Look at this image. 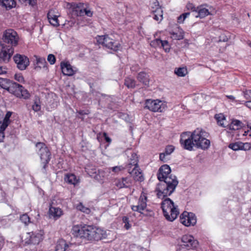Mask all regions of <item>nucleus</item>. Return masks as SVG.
<instances>
[{"mask_svg":"<svg viewBox=\"0 0 251 251\" xmlns=\"http://www.w3.org/2000/svg\"><path fill=\"white\" fill-rule=\"evenodd\" d=\"M179 221L186 226H194L197 223V218L194 213L184 211L180 216Z\"/></svg>","mask_w":251,"mask_h":251,"instance_id":"4468645a","label":"nucleus"},{"mask_svg":"<svg viewBox=\"0 0 251 251\" xmlns=\"http://www.w3.org/2000/svg\"><path fill=\"white\" fill-rule=\"evenodd\" d=\"M181 242L183 246L186 247L187 250L195 249L199 242L193 236L190 235H184L181 238Z\"/></svg>","mask_w":251,"mask_h":251,"instance_id":"2eb2a0df","label":"nucleus"},{"mask_svg":"<svg viewBox=\"0 0 251 251\" xmlns=\"http://www.w3.org/2000/svg\"><path fill=\"white\" fill-rule=\"evenodd\" d=\"M243 147H242L241 150H249L251 149V144L250 143H242Z\"/></svg>","mask_w":251,"mask_h":251,"instance_id":"8fccbe9b","label":"nucleus"},{"mask_svg":"<svg viewBox=\"0 0 251 251\" xmlns=\"http://www.w3.org/2000/svg\"><path fill=\"white\" fill-rule=\"evenodd\" d=\"M12 114V112L7 111L2 121L0 120V125L2 126V129H5L10 123V118Z\"/></svg>","mask_w":251,"mask_h":251,"instance_id":"b1692460","label":"nucleus"},{"mask_svg":"<svg viewBox=\"0 0 251 251\" xmlns=\"http://www.w3.org/2000/svg\"><path fill=\"white\" fill-rule=\"evenodd\" d=\"M244 97L248 100H251V90L245 89L243 91Z\"/></svg>","mask_w":251,"mask_h":251,"instance_id":"c03bdc74","label":"nucleus"},{"mask_svg":"<svg viewBox=\"0 0 251 251\" xmlns=\"http://www.w3.org/2000/svg\"><path fill=\"white\" fill-rule=\"evenodd\" d=\"M27 237L25 239V244L37 245L41 242L44 238V232L42 231L38 232H29L27 233Z\"/></svg>","mask_w":251,"mask_h":251,"instance_id":"f8f14e48","label":"nucleus"},{"mask_svg":"<svg viewBox=\"0 0 251 251\" xmlns=\"http://www.w3.org/2000/svg\"><path fill=\"white\" fill-rule=\"evenodd\" d=\"M72 245V244H68L65 240L60 239L57 242L55 251H67L69 247Z\"/></svg>","mask_w":251,"mask_h":251,"instance_id":"aec40b11","label":"nucleus"},{"mask_svg":"<svg viewBox=\"0 0 251 251\" xmlns=\"http://www.w3.org/2000/svg\"><path fill=\"white\" fill-rule=\"evenodd\" d=\"M215 119L217 120L218 122H220L221 121L225 119V117L222 114H216L215 116Z\"/></svg>","mask_w":251,"mask_h":251,"instance_id":"864d4df0","label":"nucleus"},{"mask_svg":"<svg viewBox=\"0 0 251 251\" xmlns=\"http://www.w3.org/2000/svg\"><path fill=\"white\" fill-rule=\"evenodd\" d=\"M20 219L21 221L25 225H27L31 222L30 218L26 213L20 216Z\"/></svg>","mask_w":251,"mask_h":251,"instance_id":"f704fd0d","label":"nucleus"},{"mask_svg":"<svg viewBox=\"0 0 251 251\" xmlns=\"http://www.w3.org/2000/svg\"><path fill=\"white\" fill-rule=\"evenodd\" d=\"M21 2L28 3L29 5L33 6L37 3V0H19Z\"/></svg>","mask_w":251,"mask_h":251,"instance_id":"49530a36","label":"nucleus"},{"mask_svg":"<svg viewBox=\"0 0 251 251\" xmlns=\"http://www.w3.org/2000/svg\"><path fill=\"white\" fill-rule=\"evenodd\" d=\"M167 155L165 152L160 153L159 154V159L163 161V162H165V156Z\"/></svg>","mask_w":251,"mask_h":251,"instance_id":"680f3d73","label":"nucleus"},{"mask_svg":"<svg viewBox=\"0 0 251 251\" xmlns=\"http://www.w3.org/2000/svg\"><path fill=\"white\" fill-rule=\"evenodd\" d=\"M226 97L228 99H229V100H231L232 101H234L235 100V97L233 96H232V95H226Z\"/></svg>","mask_w":251,"mask_h":251,"instance_id":"69168bd1","label":"nucleus"},{"mask_svg":"<svg viewBox=\"0 0 251 251\" xmlns=\"http://www.w3.org/2000/svg\"><path fill=\"white\" fill-rule=\"evenodd\" d=\"M139 69V66L138 64H135L134 65H133L130 68V70L132 72H137Z\"/></svg>","mask_w":251,"mask_h":251,"instance_id":"052dcab7","label":"nucleus"},{"mask_svg":"<svg viewBox=\"0 0 251 251\" xmlns=\"http://www.w3.org/2000/svg\"><path fill=\"white\" fill-rule=\"evenodd\" d=\"M129 149H126V151ZM131 157L129 161L126 164V169L129 174L130 177H132L135 181L142 182L144 180L142 171L138 165V157L136 153L129 150Z\"/></svg>","mask_w":251,"mask_h":251,"instance_id":"39448f33","label":"nucleus"},{"mask_svg":"<svg viewBox=\"0 0 251 251\" xmlns=\"http://www.w3.org/2000/svg\"><path fill=\"white\" fill-rule=\"evenodd\" d=\"M65 182L70 184L76 185L78 183L76 176L74 174H67L64 177Z\"/></svg>","mask_w":251,"mask_h":251,"instance_id":"393cba45","label":"nucleus"},{"mask_svg":"<svg viewBox=\"0 0 251 251\" xmlns=\"http://www.w3.org/2000/svg\"><path fill=\"white\" fill-rule=\"evenodd\" d=\"M77 207L78 210L84 212H85L86 210H88V209L84 206L81 203H80Z\"/></svg>","mask_w":251,"mask_h":251,"instance_id":"6e6d98bb","label":"nucleus"},{"mask_svg":"<svg viewBox=\"0 0 251 251\" xmlns=\"http://www.w3.org/2000/svg\"><path fill=\"white\" fill-rule=\"evenodd\" d=\"M122 179L123 181L122 182L121 181H119L118 183H116V185L117 187L119 188H123L125 187V184L124 183V181H126V178L123 177Z\"/></svg>","mask_w":251,"mask_h":251,"instance_id":"bf43d9fd","label":"nucleus"},{"mask_svg":"<svg viewBox=\"0 0 251 251\" xmlns=\"http://www.w3.org/2000/svg\"><path fill=\"white\" fill-rule=\"evenodd\" d=\"M14 78L20 83H24L25 79L22 74H16L14 75Z\"/></svg>","mask_w":251,"mask_h":251,"instance_id":"37998d69","label":"nucleus"},{"mask_svg":"<svg viewBox=\"0 0 251 251\" xmlns=\"http://www.w3.org/2000/svg\"><path fill=\"white\" fill-rule=\"evenodd\" d=\"M190 14V12H186L181 14L177 17V22L178 23H183L185 19Z\"/></svg>","mask_w":251,"mask_h":251,"instance_id":"58836bf2","label":"nucleus"},{"mask_svg":"<svg viewBox=\"0 0 251 251\" xmlns=\"http://www.w3.org/2000/svg\"><path fill=\"white\" fill-rule=\"evenodd\" d=\"M0 3L7 9H11L16 5L15 0H0Z\"/></svg>","mask_w":251,"mask_h":251,"instance_id":"a878e982","label":"nucleus"},{"mask_svg":"<svg viewBox=\"0 0 251 251\" xmlns=\"http://www.w3.org/2000/svg\"><path fill=\"white\" fill-rule=\"evenodd\" d=\"M85 171L90 176H93L94 175L96 174L97 169L95 166L91 165H87L85 168Z\"/></svg>","mask_w":251,"mask_h":251,"instance_id":"7c9ffc66","label":"nucleus"},{"mask_svg":"<svg viewBox=\"0 0 251 251\" xmlns=\"http://www.w3.org/2000/svg\"><path fill=\"white\" fill-rule=\"evenodd\" d=\"M242 147V143L240 142L230 143L228 145V148L233 151L241 150Z\"/></svg>","mask_w":251,"mask_h":251,"instance_id":"2f4dec72","label":"nucleus"},{"mask_svg":"<svg viewBox=\"0 0 251 251\" xmlns=\"http://www.w3.org/2000/svg\"><path fill=\"white\" fill-rule=\"evenodd\" d=\"M72 232L76 237L84 238L89 241H99L106 237L105 230L92 226L84 225L80 226L78 225L73 227Z\"/></svg>","mask_w":251,"mask_h":251,"instance_id":"7ed1b4c3","label":"nucleus"},{"mask_svg":"<svg viewBox=\"0 0 251 251\" xmlns=\"http://www.w3.org/2000/svg\"><path fill=\"white\" fill-rule=\"evenodd\" d=\"M187 250L186 247L181 244L177 247L176 251H186Z\"/></svg>","mask_w":251,"mask_h":251,"instance_id":"13d9d810","label":"nucleus"},{"mask_svg":"<svg viewBox=\"0 0 251 251\" xmlns=\"http://www.w3.org/2000/svg\"><path fill=\"white\" fill-rule=\"evenodd\" d=\"M167 197L164 198L163 196L161 197L160 198L164 199L161 202V207L166 219L168 221L173 222L177 218L179 212L175 206L173 201Z\"/></svg>","mask_w":251,"mask_h":251,"instance_id":"423d86ee","label":"nucleus"},{"mask_svg":"<svg viewBox=\"0 0 251 251\" xmlns=\"http://www.w3.org/2000/svg\"><path fill=\"white\" fill-rule=\"evenodd\" d=\"M145 107L154 112H162L167 108V104L162 100H147L145 103Z\"/></svg>","mask_w":251,"mask_h":251,"instance_id":"9b49d317","label":"nucleus"},{"mask_svg":"<svg viewBox=\"0 0 251 251\" xmlns=\"http://www.w3.org/2000/svg\"><path fill=\"white\" fill-rule=\"evenodd\" d=\"M85 5V4L82 2L79 3H73L71 4V8L72 9L73 14L75 15V13H78L79 10H80ZM86 5V4H85Z\"/></svg>","mask_w":251,"mask_h":251,"instance_id":"c756f323","label":"nucleus"},{"mask_svg":"<svg viewBox=\"0 0 251 251\" xmlns=\"http://www.w3.org/2000/svg\"><path fill=\"white\" fill-rule=\"evenodd\" d=\"M227 34H228L227 32L222 33L219 37L218 42H227L228 40Z\"/></svg>","mask_w":251,"mask_h":251,"instance_id":"a19ab883","label":"nucleus"},{"mask_svg":"<svg viewBox=\"0 0 251 251\" xmlns=\"http://www.w3.org/2000/svg\"><path fill=\"white\" fill-rule=\"evenodd\" d=\"M36 58V64L37 66L34 67V69L36 71H39L42 68H47V62L44 57H40L37 56H35Z\"/></svg>","mask_w":251,"mask_h":251,"instance_id":"4be33fe9","label":"nucleus"},{"mask_svg":"<svg viewBox=\"0 0 251 251\" xmlns=\"http://www.w3.org/2000/svg\"><path fill=\"white\" fill-rule=\"evenodd\" d=\"M175 74L178 76H184L187 73V69L185 68H178L175 70Z\"/></svg>","mask_w":251,"mask_h":251,"instance_id":"473e14b6","label":"nucleus"},{"mask_svg":"<svg viewBox=\"0 0 251 251\" xmlns=\"http://www.w3.org/2000/svg\"><path fill=\"white\" fill-rule=\"evenodd\" d=\"M77 113L80 115V116H77L78 118L81 119L82 121L84 120V118L82 117L81 116L84 115H88L89 114V112L88 111L84 110H80L78 111H77Z\"/></svg>","mask_w":251,"mask_h":251,"instance_id":"de8ad7c7","label":"nucleus"},{"mask_svg":"<svg viewBox=\"0 0 251 251\" xmlns=\"http://www.w3.org/2000/svg\"><path fill=\"white\" fill-rule=\"evenodd\" d=\"M111 36L112 35H98L95 38V41L96 44L99 45H101L103 47L109 49L111 50V52L112 51H116L120 50L121 45L118 41L112 39Z\"/></svg>","mask_w":251,"mask_h":251,"instance_id":"1a4fd4ad","label":"nucleus"},{"mask_svg":"<svg viewBox=\"0 0 251 251\" xmlns=\"http://www.w3.org/2000/svg\"><path fill=\"white\" fill-rule=\"evenodd\" d=\"M13 58L17 68L21 71L26 70L30 64L29 58L25 55L17 53Z\"/></svg>","mask_w":251,"mask_h":251,"instance_id":"ddd939ff","label":"nucleus"},{"mask_svg":"<svg viewBox=\"0 0 251 251\" xmlns=\"http://www.w3.org/2000/svg\"><path fill=\"white\" fill-rule=\"evenodd\" d=\"M0 85L18 98L28 99L30 94L22 85L7 78L0 77Z\"/></svg>","mask_w":251,"mask_h":251,"instance_id":"20e7f679","label":"nucleus"},{"mask_svg":"<svg viewBox=\"0 0 251 251\" xmlns=\"http://www.w3.org/2000/svg\"><path fill=\"white\" fill-rule=\"evenodd\" d=\"M47 60L51 65H53L56 62V57L54 55L50 54L48 56Z\"/></svg>","mask_w":251,"mask_h":251,"instance_id":"a18cd8bd","label":"nucleus"},{"mask_svg":"<svg viewBox=\"0 0 251 251\" xmlns=\"http://www.w3.org/2000/svg\"><path fill=\"white\" fill-rule=\"evenodd\" d=\"M86 7L85 5L80 9V10H79V11L78 13H75V16H84V11L85 10Z\"/></svg>","mask_w":251,"mask_h":251,"instance_id":"603ef678","label":"nucleus"},{"mask_svg":"<svg viewBox=\"0 0 251 251\" xmlns=\"http://www.w3.org/2000/svg\"><path fill=\"white\" fill-rule=\"evenodd\" d=\"M5 129H2V126L0 125V142L3 141L4 138V131Z\"/></svg>","mask_w":251,"mask_h":251,"instance_id":"3c124183","label":"nucleus"},{"mask_svg":"<svg viewBox=\"0 0 251 251\" xmlns=\"http://www.w3.org/2000/svg\"><path fill=\"white\" fill-rule=\"evenodd\" d=\"M63 214L62 210L59 207H55L50 205L49 210V215L50 218L54 220L58 219Z\"/></svg>","mask_w":251,"mask_h":251,"instance_id":"6ab92c4d","label":"nucleus"},{"mask_svg":"<svg viewBox=\"0 0 251 251\" xmlns=\"http://www.w3.org/2000/svg\"><path fill=\"white\" fill-rule=\"evenodd\" d=\"M7 68L5 66H0V75L6 74Z\"/></svg>","mask_w":251,"mask_h":251,"instance_id":"4d7b16f0","label":"nucleus"},{"mask_svg":"<svg viewBox=\"0 0 251 251\" xmlns=\"http://www.w3.org/2000/svg\"><path fill=\"white\" fill-rule=\"evenodd\" d=\"M62 72L65 75L72 76L75 72L69 62H62L60 64Z\"/></svg>","mask_w":251,"mask_h":251,"instance_id":"a211bd4d","label":"nucleus"},{"mask_svg":"<svg viewBox=\"0 0 251 251\" xmlns=\"http://www.w3.org/2000/svg\"><path fill=\"white\" fill-rule=\"evenodd\" d=\"M32 108L35 112H38L41 110V106L40 105V100L39 99H36L34 100V104L32 106Z\"/></svg>","mask_w":251,"mask_h":251,"instance_id":"72a5a7b5","label":"nucleus"},{"mask_svg":"<svg viewBox=\"0 0 251 251\" xmlns=\"http://www.w3.org/2000/svg\"><path fill=\"white\" fill-rule=\"evenodd\" d=\"M136 85V81L135 80L126 78V87L129 88H133L135 87Z\"/></svg>","mask_w":251,"mask_h":251,"instance_id":"e433bc0d","label":"nucleus"},{"mask_svg":"<svg viewBox=\"0 0 251 251\" xmlns=\"http://www.w3.org/2000/svg\"><path fill=\"white\" fill-rule=\"evenodd\" d=\"M14 52V50L13 48H8L5 46H1V50L0 51V62H9Z\"/></svg>","mask_w":251,"mask_h":251,"instance_id":"f3484780","label":"nucleus"},{"mask_svg":"<svg viewBox=\"0 0 251 251\" xmlns=\"http://www.w3.org/2000/svg\"><path fill=\"white\" fill-rule=\"evenodd\" d=\"M161 47L163 48L165 52H167L170 51V46L169 42L167 40H162Z\"/></svg>","mask_w":251,"mask_h":251,"instance_id":"4c0bfd02","label":"nucleus"},{"mask_svg":"<svg viewBox=\"0 0 251 251\" xmlns=\"http://www.w3.org/2000/svg\"><path fill=\"white\" fill-rule=\"evenodd\" d=\"M126 192H128V190H129V193L130 194H132V193L133 192L134 189H132L131 190V188L129 187L128 186L126 185Z\"/></svg>","mask_w":251,"mask_h":251,"instance_id":"338daca9","label":"nucleus"},{"mask_svg":"<svg viewBox=\"0 0 251 251\" xmlns=\"http://www.w3.org/2000/svg\"><path fill=\"white\" fill-rule=\"evenodd\" d=\"M177 28L178 29V33L172 31L170 32V34L174 39L176 40H181L184 38V32L179 26L177 27Z\"/></svg>","mask_w":251,"mask_h":251,"instance_id":"c85d7f7f","label":"nucleus"},{"mask_svg":"<svg viewBox=\"0 0 251 251\" xmlns=\"http://www.w3.org/2000/svg\"><path fill=\"white\" fill-rule=\"evenodd\" d=\"M145 189L143 188V191L138 200V205H132L131 209L134 211L140 213L145 216H152L154 215L153 211L147 208V193L145 192Z\"/></svg>","mask_w":251,"mask_h":251,"instance_id":"6e6552de","label":"nucleus"},{"mask_svg":"<svg viewBox=\"0 0 251 251\" xmlns=\"http://www.w3.org/2000/svg\"><path fill=\"white\" fill-rule=\"evenodd\" d=\"M47 17L50 23L53 26L57 27L60 25L56 15H51L50 13H48Z\"/></svg>","mask_w":251,"mask_h":251,"instance_id":"bb28decb","label":"nucleus"},{"mask_svg":"<svg viewBox=\"0 0 251 251\" xmlns=\"http://www.w3.org/2000/svg\"><path fill=\"white\" fill-rule=\"evenodd\" d=\"M125 168L122 166H115L111 168L112 171L115 173H118L119 172L123 170Z\"/></svg>","mask_w":251,"mask_h":251,"instance_id":"09e8293b","label":"nucleus"},{"mask_svg":"<svg viewBox=\"0 0 251 251\" xmlns=\"http://www.w3.org/2000/svg\"><path fill=\"white\" fill-rule=\"evenodd\" d=\"M103 136L104 137V139L106 141V142L110 143L111 141V139L110 137H109L106 133L104 132L103 133Z\"/></svg>","mask_w":251,"mask_h":251,"instance_id":"e2e57ef3","label":"nucleus"},{"mask_svg":"<svg viewBox=\"0 0 251 251\" xmlns=\"http://www.w3.org/2000/svg\"><path fill=\"white\" fill-rule=\"evenodd\" d=\"M210 14V12L208 9L203 7L202 5H200L198 6V9L194 16L196 18L202 19Z\"/></svg>","mask_w":251,"mask_h":251,"instance_id":"412c9836","label":"nucleus"},{"mask_svg":"<svg viewBox=\"0 0 251 251\" xmlns=\"http://www.w3.org/2000/svg\"><path fill=\"white\" fill-rule=\"evenodd\" d=\"M243 124L238 120H233L229 125V128L231 130H236L241 128Z\"/></svg>","mask_w":251,"mask_h":251,"instance_id":"cd10ccee","label":"nucleus"},{"mask_svg":"<svg viewBox=\"0 0 251 251\" xmlns=\"http://www.w3.org/2000/svg\"><path fill=\"white\" fill-rule=\"evenodd\" d=\"M208 133L201 128H197L192 132H184L180 139L181 147L189 151L194 150V147L202 150H207L210 145V141L206 139Z\"/></svg>","mask_w":251,"mask_h":251,"instance_id":"f257e3e1","label":"nucleus"},{"mask_svg":"<svg viewBox=\"0 0 251 251\" xmlns=\"http://www.w3.org/2000/svg\"><path fill=\"white\" fill-rule=\"evenodd\" d=\"M137 79L145 85H148L149 84V75L145 72H140L138 75Z\"/></svg>","mask_w":251,"mask_h":251,"instance_id":"5701e85b","label":"nucleus"},{"mask_svg":"<svg viewBox=\"0 0 251 251\" xmlns=\"http://www.w3.org/2000/svg\"><path fill=\"white\" fill-rule=\"evenodd\" d=\"M171 169L167 164L162 165L158 171L157 176L159 182L155 188L157 198L162 196H170L174 192L178 181L175 176L171 174Z\"/></svg>","mask_w":251,"mask_h":251,"instance_id":"f03ea898","label":"nucleus"},{"mask_svg":"<svg viewBox=\"0 0 251 251\" xmlns=\"http://www.w3.org/2000/svg\"><path fill=\"white\" fill-rule=\"evenodd\" d=\"M245 105L247 107H248V108H249L250 109H251V100H249L245 102Z\"/></svg>","mask_w":251,"mask_h":251,"instance_id":"0e129e2a","label":"nucleus"},{"mask_svg":"<svg viewBox=\"0 0 251 251\" xmlns=\"http://www.w3.org/2000/svg\"><path fill=\"white\" fill-rule=\"evenodd\" d=\"M127 218L126 217V230L128 229L130 226V225L127 221Z\"/></svg>","mask_w":251,"mask_h":251,"instance_id":"774afa93","label":"nucleus"},{"mask_svg":"<svg viewBox=\"0 0 251 251\" xmlns=\"http://www.w3.org/2000/svg\"><path fill=\"white\" fill-rule=\"evenodd\" d=\"M93 12L89 9H87L86 7L84 11V15H86L88 17H91L93 16Z\"/></svg>","mask_w":251,"mask_h":251,"instance_id":"5fc2aeb1","label":"nucleus"},{"mask_svg":"<svg viewBox=\"0 0 251 251\" xmlns=\"http://www.w3.org/2000/svg\"><path fill=\"white\" fill-rule=\"evenodd\" d=\"M37 153L39 155L42 164V172L47 174V168L51 159V153L48 147L43 142H38L35 143Z\"/></svg>","mask_w":251,"mask_h":251,"instance_id":"0eeeda50","label":"nucleus"},{"mask_svg":"<svg viewBox=\"0 0 251 251\" xmlns=\"http://www.w3.org/2000/svg\"><path fill=\"white\" fill-rule=\"evenodd\" d=\"M153 4L154 6H151V9L152 17L154 20L159 23L163 19V10L157 0H156Z\"/></svg>","mask_w":251,"mask_h":251,"instance_id":"dca6fc26","label":"nucleus"},{"mask_svg":"<svg viewBox=\"0 0 251 251\" xmlns=\"http://www.w3.org/2000/svg\"><path fill=\"white\" fill-rule=\"evenodd\" d=\"M162 42V40L157 38L151 41L150 43V45L152 47L154 48H156L157 47H161Z\"/></svg>","mask_w":251,"mask_h":251,"instance_id":"c9c22d12","label":"nucleus"},{"mask_svg":"<svg viewBox=\"0 0 251 251\" xmlns=\"http://www.w3.org/2000/svg\"><path fill=\"white\" fill-rule=\"evenodd\" d=\"M19 40V37L17 32L14 29H8L3 32L0 45L14 48L18 45Z\"/></svg>","mask_w":251,"mask_h":251,"instance_id":"9d476101","label":"nucleus"},{"mask_svg":"<svg viewBox=\"0 0 251 251\" xmlns=\"http://www.w3.org/2000/svg\"><path fill=\"white\" fill-rule=\"evenodd\" d=\"M186 7L187 10H190L192 12H195V13H196V11L198 9V7H195V6L193 3L190 2L187 3Z\"/></svg>","mask_w":251,"mask_h":251,"instance_id":"79ce46f5","label":"nucleus"},{"mask_svg":"<svg viewBox=\"0 0 251 251\" xmlns=\"http://www.w3.org/2000/svg\"><path fill=\"white\" fill-rule=\"evenodd\" d=\"M175 150V147L172 145H167L165 149L164 152L167 155L171 154Z\"/></svg>","mask_w":251,"mask_h":251,"instance_id":"ea45409f","label":"nucleus"}]
</instances>
